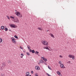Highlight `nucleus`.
<instances>
[{
	"label": "nucleus",
	"instance_id": "obj_15",
	"mask_svg": "<svg viewBox=\"0 0 76 76\" xmlns=\"http://www.w3.org/2000/svg\"><path fill=\"white\" fill-rule=\"evenodd\" d=\"M51 37H52V38H54V35L52 34H51L50 35Z\"/></svg>",
	"mask_w": 76,
	"mask_h": 76
},
{
	"label": "nucleus",
	"instance_id": "obj_17",
	"mask_svg": "<svg viewBox=\"0 0 76 76\" xmlns=\"http://www.w3.org/2000/svg\"><path fill=\"white\" fill-rule=\"evenodd\" d=\"M34 53L35 54H38L39 53V52L37 51H36Z\"/></svg>",
	"mask_w": 76,
	"mask_h": 76
},
{
	"label": "nucleus",
	"instance_id": "obj_39",
	"mask_svg": "<svg viewBox=\"0 0 76 76\" xmlns=\"http://www.w3.org/2000/svg\"><path fill=\"white\" fill-rule=\"evenodd\" d=\"M67 2H68V3L69 2V0H67Z\"/></svg>",
	"mask_w": 76,
	"mask_h": 76
},
{
	"label": "nucleus",
	"instance_id": "obj_1",
	"mask_svg": "<svg viewBox=\"0 0 76 76\" xmlns=\"http://www.w3.org/2000/svg\"><path fill=\"white\" fill-rule=\"evenodd\" d=\"M15 14L16 15V16H18L19 18H22V14H20V12L17 11L15 12Z\"/></svg>",
	"mask_w": 76,
	"mask_h": 76
},
{
	"label": "nucleus",
	"instance_id": "obj_19",
	"mask_svg": "<svg viewBox=\"0 0 76 76\" xmlns=\"http://www.w3.org/2000/svg\"><path fill=\"white\" fill-rule=\"evenodd\" d=\"M10 18H12V19H15V18L13 17L12 16H11L10 17Z\"/></svg>",
	"mask_w": 76,
	"mask_h": 76
},
{
	"label": "nucleus",
	"instance_id": "obj_10",
	"mask_svg": "<svg viewBox=\"0 0 76 76\" xmlns=\"http://www.w3.org/2000/svg\"><path fill=\"white\" fill-rule=\"evenodd\" d=\"M7 62L8 63H10V64H11V63H12V61H11V60H9L7 61Z\"/></svg>",
	"mask_w": 76,
	"mask_h": 76
},
{
	"label": "nucleus",
	"instance_id": "obj_2",
	"mask_svg": "<svg viewBox=\"0 0 76 76\" xmlns=\"http://www.w3.org/2000/svg\"><path fill=\"white\" fill-rule=\"evenodd\" d=\"M9 26L12 28H17V26H15V25L14 24H9Z\"/></svg>",
	"mask_w": 76,
	"mask_h": 76
},
{
	"label": "nucleus",
	"instance_id": "obj_14",
	"mask_svg": "<svg viewBox=\"0 0 76 76\" xmlns=\"http://www.w3.org/2000/svg\"><path fill=\"white\" fill-rule=\"evenodd\" d=\"M1 29H2V30H3L4 29V27L3 26H1Z\"/></svg>",
	"mask_w": 76,
	"mask_h": 76
},
{
	"label": "nucleus",
	"instance_id": "obj_35",
	"mask_svg": "<svg viewBox=\"0 0 76 76\" xmlns=\"http://www.w3.org/2000/svg\"><path fill=\"white\" fill-rule=\"evenodd\" d=\"M21 56H24V55H23L22 53H21Z\"/></svg>",
	"mask_w": 76,
	"mask_h": 76
},
{
	"label": "nucleus",
	"instance_id": "obj_4",
	"mask_svg": "<svg viewBox=\"0 0 76 76\" xmlns=\"http://www.w3.org/2000/svg\"><path fill=\"white\" fill-rule=\"evenodd\" d=\"M42 43L45 45H48V43H47V42L46 41H43V42H42Z\"/></svg>",
	"mask_w": 76,
	"mask_h": 76
},
{
	"label": "nucleus",
	"instance_id": "obj_33",
	"mask_svg": "<svg viewBox=\"0 0 76 76\" xmlns=\"http://www.w3.org/2000/svg\"><path fill=\"white\" fill-rule=\"evenodd\" d=\"M67 63H69V64H70V61H69L68 62H67Z\"/></svg>",
	"mask_w": 76,
	"mask_h": 76
},
{
	"label": "nucleus",
	"instance_id": "obj_20",
	"mask_svg": "<svg viewBox=\"0 0 76 76\" xmlns=\"http://www.w3.org/2000/svg\"><path fill=\"white\" fill-rule=\"evenodd\" d=\"M57 74H58V75H60V72H59L58 71H57Z\"/></svg>",
	"mask_w": 76,
	"mask_h": 76
},
{
	"label": "nucleus",
	"instance_id": "obj_29",
	"mask_svg": "<svg viewBox=\"0 0 76 76\" xmlns=\"http://www.w3.org/2000/svg\"><path fill=\"white\" fill-rule=\"evenodd\" d=\"M58 63L59 64H60L61 63V61H59L58 62Z\"/></svg>",
	"mask_w": 76,
	"mask_h": 76
},
{
	"label": "nucleus",
	"instance_id": "obj_37",
	"mask_svg": "<svg viewBox=\"0 0 76 76\" xmlns=\"http://www.w3.org/2000/svg\"><path fill=\"white\" fill-rule=\"evenodd\" d=\"M35 76H38V74H35Z\"/></svg>",
	"mask_w": 76,
	"mask_h": 76
},
{
	"label": "nucleus",
	"instance_id": "obj_38",
	"mask_svg": "<svg viewBox=\"0 0 76 76\" xmlns=\"http://www.w3.org/2000/svg\"><path fill=\"white\" fill-rule=\"evenodd\" d=\"M33 73H34V72H33V71H31V73L32 74H33Z\"/></svg>",
	"mask_w": 76,
	"mask_h": 76
},
{
	"label": "nucleus",
	"instance_id": "obj_32",
	"mask_svg": "<svg viewBox=\"0 0 76 76\" xmlns=\"http://www.w3.org/2000/svg\"><path fill=\"white\" fill-rule=\"evenodd\" d=\"M29 50H29V52H30V53H31V52H32V50H31V49H29Z\"/></svg>",
	"mask_w": 76,
	"mask_h": 76
},
{
	"label": "nucleus",
	"instance_id": "obj_46",
	"mask_svg": "<svg viewBox=\"0 0 76 76\" xmlns=\"http://www.w3.org/2000/svg\"><path fill=\"white\" fill-rule=\"evenodd\" d=\"M9 30V31H11V30Z\"/></svg>",
	"mask_w": 76,
	"mask_h": 76
},
{
	"label": "nucleus",
	"instance_id": "obj_48",
	"mask_svg": "<svg viewBox=\"0 0 76 76\" xmlns=\"http://www.w3.org/2000/svg\"><path fill=\"white\" fill-rule=\"evenodd\" d=\"M47 32H48V30H47Z\"/></svg>",
	"mask_w": 76,
	"mask_h": 76
},
{
	"label": "nucleus",
	"instance_id": "obj_21",
	"mask_svg": "<svg viewBox=\"0 0 76 76\" xmlns=\"http://www.w3.org/2000/svg\"><path fill=\"white\" fill-rule=\"evenodd\" d=\"M14 37L15 38H16L17 39H18V36H17L16 35H15L14 36Z\"/></svg>",
	"mask_w": 76,
	"mask_h": 76
},
{
	"label": "nucleus",
	"instance_id": "obj_16",
	"mask_svg": "<svg viewBox=\"0 0 76 76\" xmlns=\"http://www.w3.org/2000/svg\"><path fill=\"white\" fill-rule=\"evenodd\" d=\"M40 62L41 63H44V61L42 60H40Z\"/></svg>",
	"mask_w": 76,
	"mask_h": 76
},
{
	"label": "nucleus",
	"instance_id": "obj_3",
	"mask_svg": "<svg viewBox=\"0 0 76 76\" xmlns=\"http://www.w3.org/2000/svg\"><path fill=\"white\" fill-rule=\"evenodd\" d=\"M14 22H15V23H19V20H18V18H17L15 17L14 18Z\"/></svg>",
	"mask_w": 76,
	"mask_h": 76
},
{
	"label": "nucleus",
	"instance_id": "obj_30",
	"mask_svg": "<svg viewBox=\"0 0 76 76\" xmlns=\"http://www.w3.org/2000/svg\"><path fill=\"white\" fill-rule=\"evenodd\" d=\"M47 75H48V76H51V75H50V74H48V73H47Z\"/></svg>",
	"mask_w": 76,
	"mask_h": 76
},
{
	"label": "nucleus",
	"instance_id": "obj_9",
	"mask_svg": "<svg viewBox=\"0 0 76 76\" xmlns=\"http://www.w3.org/2000/svg\"><path fill=\"white\" fill-rule=\"evenodd\" d=\"M26 76H29V72H27L26 73Z\"/></svg>",
	"mask_w": 76,
	"mask_h": 76
},
{
	"label": "nucleus",
	"instance_id": "obj_31",
	"mask_svg": "<svg viewBox=\"0 0 76 76\" xmlns=\"http://www.w3.org/2000/svg\"><path fill=\"white\" fill-rule=\"evenodd\" d=\"M43 63H44V64H45V65H47V63L45 62H44Z\"/></svg>",
	"mask_w": 76,
	"mask_h": 76
},
{
	"label": "nucleus",
	"instance_id": "obj_6",
	"mask_svg": "<svg viewBox=\"0 0 76 76\" xmlns=\"http://www.w3.org/2000/svg\"><path fill=\"white\" fill-rule=\"evenodd\" d=\"M44 48V49H46V50H48L49 51H51V50H50L49 48H48V46L46 47H45Z\"/></svg>",
	"mask_w": 76,
	"mask_h": 76
},
{
	"label": "nucleus",
	"instance_id": "obj_45",
	"mask_svg": "<svg viewBox=\"0 0 76 76\" xmlns=\"http://www.w3.org/2000/svg\"><path fill=\"white\" fill-rule=\"evenodd\" d=\"M1 76H3V75H2V74H1Z\"/></svg>",
	"mask_w": 76,
	"mask_h": 76
},
{
	"label": "nucleus",
	"instance_id": "obj_40",
	"mask_svg": "<svg viewBox=\"0 0 76 76\" xmlns=\"http://www.w3.org/2000/svg\"><path fill=\"white\" fill-rule=\"evenodd\" d=\"M60 57H61V58H62V56H60Z\"/></svg>",
	"mask_w": 76,
	"mask_h": 76
},
{
	"label": "nucleus",
	"instance_id": "obj_18",
	"mask_svg": "<svg viewBox=\"0 0 76 76\" xmlns=\"http://www.w3.org/2000/svg\"><path fill=\"white\" fill-rule=\"evenodd\" d=\"M27 48L29 50H30V49H31V48H30V46L29 45L27 46Z\"/></svg>",
	"mask_w": 76,
	"mask_h": 76
},
{
	"label": "nucleus",
	"instance_id": "obj_13",
	"mask_svg": "<svg viewBox=\"0 0 76 76\" xmlns=\"http://www.w3.org/2000/svg\"><path fill=\"white\" fill-rule=\"evenodd\" d=\"M60 67L61 68H63V67H64V65H63V64H61Z\"/></svg>",
	"mask_w": 76,
	"mask_h": 76
},
{
	"label": "nucleus",
	"instance_id": "obj_44",
	"mask_svg": "<svg viewBox=\"0 0 76 76\" xmlns=\"http://www.w3.org/2000/svg\"><path fill=\"white\" fill-rule=\"evenodd\" d=\"M0 31H1V29L0 28Z\"/></svg>",
	"mask_w": 76,
	"mask_h": 76
},
{
	"label": "nucleus",
	"instance_id": "obj_47",
	"mask_svg": "<svg viewBox=\"0 0 76 76\" xmlns=\"http://www.w3.org/2000/svg\"><path fill=\"white\" fill-rule=\"evenodd\" d=\"M28 76H31V75H29Z\"/></svg>",
	"mask_w": 76,
	"mask_h": 76
},
{
	"label": "nucleus",
	"instance_id": "obj_27",
	"mask_svg": "<svg viewBox=\"0 0 76 76\" xmlns=\"http://www.w3.org/2000/svg\"><path fill=\"white\" fill-rule=\"evenodd\" d=\"M38 29L39 30H40V31H41V30H42V29L38 27Z\"/></svg>",
	"mask_w": 76,
	"mask_h": 76
},
{
	"label": "nucleus",
	"instance_id": "obj_36",
	"mask_svg": "<svg viewBox=\"0 0 76 76\" xmlns=\"http://www.w3.org/2000/svg\"><path fill=\"white\" fill-rule=\"evenodd\" d=\"M20 48L21 49H22V50L23 49V48H22L21 46H20Z\"/></svg>",
	"mask_w": 76,
	"mask_h": 76
},
{
	"label": "nucleus",
	"instance_id": "obj_24",
	"mask_svg": "<svg viewBox=\"0 0 76 76\" xmlns=\"http://www.w3.org/2000/svg\"><path fill=\"white\" fill-rule=\"evenodd\" d=\"M4 29L5 31H7V30H8V28H5Z\"/></svg>",
	"mask_w": 76,
	"mask_h": 76
},
{
	"label": "nucleus",
	"instance_id": "obj_28",
	"mask_svg": "<svg viewBox=\"0 0 76 76\" xmlns=\"http://www.w3.org/2000/svg\"><path fill=\"white\" fill-rule=\"evenodd\" d=\"M11 39H12V40H13H13L15 39V38H14V37H11Z\"/></svg>",
	"mask_w": 76,
	"mask_h": 76
},
{
	"label": "nucleus",
	"instance_id": "obj_11",
	"mask_svg": "<svg viewBox=\"0 0 76 76\" xmlns=\"http://www.w3.org/2000/svg\"><path fill=\"white\" fill-rule=\"evenodd\" d=\"M12 42H13V43H14V44H16V41H15V39H14V40L13 39L12 40Z\"/></svg>",
	"mask_w": 76,
	"mask_h": 76
},
{
	"label": "nucleus",
	"instance_id": "obj_7",
	"mask_svg": "<svg viewBox=\"0 0 76 76\" xmlns=\"http://www.w3.org/2000/svg\"><path fill=\"white\" fill-rule=\"evenodd\" d=\"M39 66H35V69H36V70H39Z\"/></svg>",
	"mask_w": 76,
	"mask_h": 76
},
{
	"label": "nucleus",
	"instance_id": "obj_23",
	"mask_svg": "<svg viewBox=\"0 0 76 76\" xmlns=\"http://www.w3.org/2000/svg\"><path fill=\"white\" fill-rule=\"evenodd\" d=\"M26 54L28 56H30V53H26Z\"/></svg>",
	"mask_w": 76,
	"mask_h": 76
},
{
	"label": "nucleus",
	"instance_id": "obj_43",
	"mask_svg": "<svg viewBox=\"0 0 76 76\" xmlns=\"http://www.w3.org/2000/svg\"><path fill=\"white\" fill-rule=\"evenodd\" d=\"M15 12H16V10H15Z\"/></svg>",
	"mask_w": 76,
	"mask_h": 76
},
{
	"label": "nucleus",
	"instance_id": "obj_26",
	"mask_svg": "<svg viewBox=\"0 0 76 76\" xmlns=\"http://www.w3.org/2000/svg\"><path fill=\"white\" fill-rule=\"evenodd\" d=\"M31 52L32 53H35V50H32L31 51Z\"/></svg>",
	"mask_w": 76,
	"mask_h": 76
},
{
	"label": "nucleus",
	"instance_id": "obj_12",
	"mask_svg": "<svg viewBox=\"0 0 76 76\" xmlns=\"http://www.w3.org/2000/svg\"><path fill=\"white\" fill-rule=\"evenodd\" d=\"M2 66L3 67H5V66H6V65L5 63H2Z\"/></svg>",
	"mask_w": 76,
	"mask_h": 76
},
{
	"label": "nucleus",
	"instance_id": "obj_34",
	"mask_svg": "<svg viewBox=\"0 0 76 76\" xmlns=\"http://www.w3.org/2000/svg\"><path fill=\"white\" fill-rule=\"evenodd\" d=\"M7 18L8 19H10V17H9V16H7Z\"/></svg>",
	"mask_w": 76,
	"mask_h": 76
},
{
	"label": "nucleus",
	"instance_id": "obj_41",
	"mask_svg": "<svg viewBox=\"0 0 76 76\" xmlns=\"http://www.w3.org/2000/svg\"><path fill=\"white\" fill-rule=\"evenodd\" d=\"M63 68V69H64L66 68V67H65V66H64Z\"/></svg>",
	"mask_w": 76,
	"mask_h": 76
},
{
	"label": "nucleus",
	"instance_id": "obj_8",
	"mask_svg": "<svg viewBox=\"0 0 76 76\" xmlns=\"http://www.w3.org/2000/svg\"><path fill=\"white\" fill-rule=\"evenodd\" d=\"M42 59L43 60H44V61H47V58H44L43 57H42Z\"/></svg>",
	"mask_w": 76,
	"mask_h": 76
},
{
	"label": "nucleus",
	"instance_id": "obj_25",
	"mask_svg": "<svg viewBox=\"0 0 76 76\" xmlns=\"http://www.w3.org/2000/svg\"><path fill=\"white\" fill-rule=\"evenodd\" d=\"M48 69H50V70H51V67H50V66H48Z\"/></svg>",
	"mask_w": 76,
	"mask_h": 76
},
{
	"label": "nucleus",
	"instance_id": "obj_22",
	"mask_svg": "<svg viewBox=\"0 0 76 76\" xmlns=\"http://www.w3.org/2000/svg\"><path fill=\"white\" fill-rule=\"evenodd\" d=\"M3 41V40H2V39L0 38V42H1Z\"/></svg>",
	"mask_w": 76,
	"mask_h": 76
},
{
	"label": "nucleus",
	"instance_id": "obj_5",
	"mask_svg": "<svg viewBox=\"0 0 76 76\" xmlns=\"http://www.w3.org/2000/svg\"><path fill=\"white\" fill-rule=\"evenodd\" d=\"M68 57H69V58H72V60H74L75 59V56L74 55H69L68 56Z\"/></svg>",
	"mask_w": 76,
	"mask_h": 76
},
{
	"label": "nucleus",
	"instance_id": "obj_42",
	"mask_svg": "<svg viewBox=\"0 0 76 76\" xmlns=\"http://www.w3.org/2000/svg\"><path fill=\"white\" fill-rule=\"evenodd\" d=\"M21 58H23V56H20Z\"/></svg>",
	"mask_w": 76,
	"mask_h": 76
}]
</instances>
